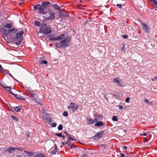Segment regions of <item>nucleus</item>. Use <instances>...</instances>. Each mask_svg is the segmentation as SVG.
<instances>
[{
  "label": "nucleus",
  "mask_w": 157,
  "mask_h": 157,
  "mask_svg": "<svg viewBox=\"0 0 157 157\" xmlns=\"http://www.w3.org/2000/svg\"><path fill=\"white\" fill-rule=\"evenodd\" d=\"M51 27L50 26H47L45 23L42 24L40 25L39 33L45 35H48L52 33Z\"/></svg>",
  "instance_id": "obj_1"
},
{
  "label": "nucleus",
  "mask_w": 157,
  "mask_h": 157,
  "mask_svg": "<svg viewBox=\"0 0 157 157\" xmlns=\"http://www.w3.org/2000/svg\"><path fill=\"white\" fill-rule=\"evenodd\" d=\"M24 33L23 30H21L20 32H18L16 34V36L14 38V40H16L17 41L16 42V43L17 45H19L21 44L23 40L22 35Z\"/></svg>",
  "instance_id": "obj_2"
},
{
  "label": "nucleus",
  "mask_w": 157,
  "mask_h": 157,
  "mask_svg": "<svg viewBox=\"0 0 157 157\" xmlns=\"http://www.w3.org/2000/svg\"><path fill=\"white\" fill-rule=\"evenodd\" d=\"M51 2H43L42 3V7H41V9H40L39 13L43 14H46V11L45 9L47 8V6L51 4Z\"/></svg>",
  "instance_id": "obj_3"
},
{
  "label": "nucleus",
  "mask_w": 157,
  "mask_h": 157,
  "mask_svg": "<svg viewBox=\"0 0 157 157\" xmlns=\"http://www.w3.org/2000/svg\"><path fill=\"white\" fill-rule=\"evenodd\" d=\"M71 39L70 37L67 36L63 40L60 41V43L63 45V47L64 48L67 47L69 46L68 43L70 42Z\"/></svg>",
  "instance_id": "obj_4"
},
{
  "label": "nucleus",
  "mask_w": 157,
  "mask_h": 157,
  "mask_svg": "<svg viewBox=\"0 0 157 157\" xmlns=\"http://www.w3.org/2000/svg\"><path fill=\"white\" fill-rule=\"evenodd\" d=\"M29 94L31 96H30V97L32 100L36 102L39 103V101L38 99V97L35 92L33 91H29Z\"/></svg>",
  "instance_id": "obj_5"
},
{
  "label": "nucleus",
  "mask_w": 157,
  "mask_h": 157,
  "mask_svg": "<svg viewBox=\"0 0 157 157\" xmlns=\"http://www.w3.org/2000/svg\"><path fill=\"white\" fill-rule=\"evenodd\" d=\"M48 12L49 14L50 15L49 17L45 18V19L48 20H54L55 18V13H54L52 12L51 10L50 9H48Z\"/></svg>",
  "instance_id": "obj_6"
},
{
  "label": "nucleus",
  "mask_w": 157,
  "mask_h": 157,
  "mask_svg": "<svg viewBox=\"0 0 157 157\" xmlns=\"http://www.w3.org/2000/svg\"><path fill=\"white\" fill-rule=\"evenodd\" d=\"M104 134V131H99L93 137V138L95 140H98L101 138Z\"/></svg>",
  "instance_id": "obj_7"
},
{
  "label": "nucleus",
  "mask_w": 157,
  "mask_h": 157,
  "mask_svg": "<svg viewBox=\"0 0 157 157\" xmlns=\"http://www.w3.org/2000/svg\"><path fill=\"white\" fill-rule=\"evenodd\" d=\"M68 109H71L73 112H75L78 109V105H75L74 103H71L68 106Z\"/></svg>",
  "instance_id": "obj_8"
},
{
  "label": "nucleus",
  "mask_w": 157,
  "mask_h": 157,
  "mask_svg": "<svg viewBox=\"0 0 157 157\" xmlns=\"http://www.w3.org/2000/svg\"><path fill=\"white\" fill-rule=\"evenodd\" d=\"M142 25L143 29L145 32L149 33L151 30L149 26L144 23H143Z\"/></svg>",
  "instance_id": "obj_9"
},
{
  "label": "nucleus",
  "mask_w": 157,
  "mask_h": 157,
  "mask_svg": "<svg viewBox=\"0 0 157 157\" xmlns=\"http://www.w3.org/2000/svg\"><path fill=\"white\" fill-rule=\"evenodd\" d=\"M11 94L13 95L14 96V97L18 99L19 100H23L25 101V99L24 98H23L22 97L21 95L18 94H16L13 93H11Z\"/></svg>",
  "instance_id": "obj_10"
},
{
  "label": "nucleus",
  "mask_w": 157,
  "mask_h": 157,
  "mask_svg": "<svg viewBox=\"0 0 157 157\" xmlns=\"http://www.w3.org/2000/svg\"><path fill=\"white\" fill-rule=\"evenodd\" d=\"M47 39L49 40H56V37H54V34H51L48 35L47 37Z\"/></svg>",
  "instance_id": "obj_11"
},
{
  "label": "nucleus",
  "mask_w": 157,
  "mask_h": 157,
  "mask_svg": "<svg viewBox=\"0 0 157 157\" xmlns=\"http://www.w3.org/2000/svg\"><path fill=\"white\" fill-rule=\"evenodd\" d=\"M113 82L115 83H116L118 86L122 87V85L120 83V81L119 80V78H114L113 79Z\"/></svg>",
  "instance_id": "obj_12"
},
{
  "label": "nucleus",
  "mask_w": 157,
  "mask_h": 157,
  "mask_svg": "<svg viewBox=\"0 0 157 157\" xmlns=\"http://www.w3.org/2000/svg\"><path fill=\"white\" fill-rule=\"evenodd\" d=\"M65 35L64 34H62L60 35H58L56 37V40L59 41L62 40L65 38Z\"/></svg>",
  "instance_id": "obj_13"
},
{
  "label": "nucleus",
  "mask_w": 157,
  "mask_h": 157,
  "mask_svg": "<svg viewBox=\"0 0 157 157\" xmlns=\"http://www.w3.org/2000/svg\"><path fill=\"white\" fill-rule=\"evenodd\" d=\"M42 115L43 118L45 120H48L49 115L48 113L46 112L43 113H42Z\"/></svg>",
  "instance_id": "obj_14"
},
{
  "label": "nucleus",
  "mask_w": 157,
  "mask_h": 157,
  "mask_svg": "<svg viewBox=\"0 0 157 157\" xmlns=\"http://www.w3.org/2000/svg\"><path fill=\"white\" fill-rule=\"evenodd\" d=\"M54 148V150L52 151H51V153L52 155H55L56 154V152H57V146L56 145H54V147H52V148Z\"/></svg>",
  "instance_id": "obj_15"
},
{
  "label": "nucleus",
  "mask_w": 157,
  "mask_h": 157,
  "mask_svg": "<svg viewBox=\"0 0 157 157\" xmlns=\"http://www.w3.org/2000/svg\"><path fill=\"white\" fill-rule=\"evenodd\" d=\"M104 123L102 121H99L95 123L94 124L95 126L99 127L103 125Z\"/></svg>",
  "instance_id": "obj_16"
},
{
  "label": "nucleus",
  "mask_w": 157,
  "mask_h": 157,
  "mask_svg": "<svg viewBox=\"0 0 157 157\" xmlns=\"http://www.w3.org/2000/svg\"><path fill=\"white\" fill-rule=\"evenodd\" d=\"M3 86V88H4L8 93L11 94V93H13L11 91V88L10 86L7 87L5 86Z\"/></svg>",
  "instance_id": "obj_17"
},
{
  "label": "nucleus",
  "mask_w": 157,
  "mask_h": 157,
  "mask_svg": "<svg viewBox=\"0 0 157 157\" xmlns=\"http://www.w3.org/2000/svg\"><path fill=\"white\" fill-rule=\"evenodd\" d=\"M87 123L89 124H94V120L91 118H87Z\"/></svg>",
  "instance_id": "obj_18"
},
{
  "label": "nucleus",
  "mask_w": 157,
  "mask_h": 157,
  "mask_svg": "<svg viewBox=\"0 0 157 157\" xmlns=\"http://www.w3.org/2000/svg\"><path fill=\"white\" fill-rule=\"evenodd\" d=\"M41 6H42L40 4H37L34 6L33 9L34 10H39Z\"/></svg>",
  "instance_id": "obj_19"
},
{
  "label": "nucleus",
  "mask_w": 157,
  "mask_h": 157,
  "mask_svg": "<svg viewBox=\"0 0 157 157\" xmlns=\"http://www.w3.org/2000/svg\"><path fill=\"white\" fill-rule=\"evenodd\" d=\"M21 108L22 107L21 106H19L13 107V109L16 112L19 111Z\"/></svg>",
  "instance_id": "obj_20"
},
{
  "label": "nucleus",
  "mask_w": 157,
  "mask_h": 157,
  "mask_svg": "<svg viewBox=\"0 0 157 157\" xmlns=\"http://www.w3.org/2000/svg\"><path fill=\"white\" fill-rule=\"evenodd\" d=\"M16 149V148L14 147H11L8 148V151L9 153H11L13 151H14Z\"/></svg>",
  "instance_id": "obj_21"
},
{
  "label": "nucleus",
  "mask_w": 157,
  "mask_h": 157,
  "mask_svg": "<svg viewBox=\"0 0 157 157\" xmlns=\"http://www.w3.org/2000/svg\"><path fill=\"white\" fill-rule=\"evenodd\" d=\"M3 26L6 28L9 29L12 27V25L10 24L6 23L4 24Z\"/></svg>",
  "instance_id": "obj_22"
},
{
  "label": "nucleus",
  "mask_w": 157,
  "mask_h": 157,
  "mask_svg": "<svg viewBox=\"0 0 157 157\" xmlns=\"http://www.w3.org/2000/svg\"><path fill=\"white\" fill-rule=\"evenodd\" d=\"M24 152L27 154L29 156H32L33 155V152H28L27 151L25 150Z\"/></svg>",
  "instance_id": "obj_23"
},
{
  "label": "nucleus",
  "mask_w": 157,
  "mask_h": 157,
  "mask_svg": "<svg viewBox=\"0 0 157 157\" xmlns=\"http://www.w3.org/2000/svg\"><path fill=\"white\" fill-rule=\"evenodd\" d=\"M34 157H45L43 154L41 153L35 155Z\"/></svg>",
  "instance_id": "obj_24"
},
{
  "label": "nucleus",
  "mask_w": 157,
  "mask_h": 157,
  "mask_svg": "<svg viewBox=\"0 0 157 157\" xmlns=\"http://www.w3.org/2000/svg\"><path fill=\"white\" fill-rule=\"evenodd\" d=\"M53 6L56 9L59 10L60 11H61L60 8L57 4H54L53 5Z\"/></svg>",
  "instance_id": "obj_25"
},
{
  "label": "nucleus",
  "mask_w": 157,
  "mask_h": 157,
  "mask_svg": "<svg viewBox=\"0 0 157 157\" xmlns=\"http://www.w3.org/2000/svg\"><path fill=\"white\" fill-rule=\"evenodd\" d=\"M4 31V35H6L9 34V32L8 31V30H7L5 29H3Z\"/></svg>",
  "instance_id": "obj_26"
},
{
  "label": "nucleus",
  "mask_w": 157,
  "mask_h": 157,
  "mask_svg": "<svg viewBox=\"0 0 157 157\" xmlns=\"http://www.w3.org/2000/svg\"><path fill=\"white\" fill-rule=\"evenodd\" d=\"M12 117L13 120L17 121L19 120L18 118L13 115L12 116Z\"/></svg>",
  "instance_id": "obj_27"
},
{
  "label": "nucleus",
  "mask_w": 157,
  "mask_h": 157,
  "mask_svg": "<svg viewBox=\"0 0 157 157\" xmlns=\"http://www.w3.org/2000/svg\"><path fill=\"white\" fill-rule=\"evenodd\" d=\"M56 46L57 48H60L62 47H63V44H59V43H57L56 44Z\"/></svg>",
  "instance_id": "obj_28"
},
{
  "label": "nucleus",
  "mask_w": 157,
  "mask_h": 157,
  "mask_svg": "<svg viewBox=\"0 0 157 157\" xmlns=\"http://www.w3.org/2000/svg\"><path fill=\"white\" fill-rule=\"evenodd\" d=\"M112 120L113 121H118L117 118V116H114L112 118Z\"/></svg>",
  "instance_id": "obj_29"
},
{
  "label": "nucleus",
  "mask_w": 157,
  "mask_h": 157,
  "mask_svg": "<svg viewBox=\"0 0 157 157\" xmlns=\"http://www.w3.org/2000/svg\"><path fill=\"white\" fill-rule=\"evenodd\" d=\"M67 146L68 147H70L71 148L75 147V146L71 143H69L67 144Z\"/></svg>",
  "instance_id": "obj_30"
},
{
  "label": "nucleus",
  "mask_w": 157,
  "mask_h": 157,
  "mask_svg": "<svg viewBox=\"0 0 157 157\" xmlns=\"http://www.w3.org/2000/svg\"><path fill=\"white\" fill-rule=\"evenodd\" d=\"M63 129V125L61 124H60L59 125L58 127V129L59 130H61Z\"/></svg>",
  "instance_id": "obj_31"
},
{
  "label": "nucleus",
  "mask_w": 157,
  "mask_h": 157,
  "mask_svg": "<svg viewBox=\"0 0 157 157\" xmlns=\"http://www.w3.org/2000/svg\"><path fill=\"white\" fill-rule=\"evenodd\" d=\"M35 24L37 26H39L40 25V23L38 21H35Z\"/></svg>",
  "instance_id": "obj_32"
},
{
  "label": "nucleus",
  "mask_w": 157,
  "mask_h": 157,
  "mask_svg": "<svg viewBox=\"0 0 157 157\" xmlns=\"http://www.w3.org/2000/svg\"><path fill=\"white\" fill-rule=\"evenodd\" d=\"M63 115L64 116L67 117L68 116V113L67 111H64L63 113Z\"/></svg>",
  "instance_id": "obj_33"
},
{
  "label": "nucleus",
  "mask_w": 157,
  "mask_h": 157,
  "mask_svg": "<svg viewBox=\"0 0 157 157\" xmlns=\"http://www.w3.org/2000/svg\"><path fill=\"white\" fill-rule=\"evenodd\" d=\"M42 63H43V64H47V62L45 60H43L39 64H40Z\"/></svg>",
  "instance_id": "obj_34"
},
{
  "label": "nucleus",
  "mask_w": 157,
  "mask_h": 157,
  "mask_svg": "<svg viewBox=\"0 0 157 157\" xmlns=\"http://www.w3.org/2000/svg\"><path fill=\"white\" fill-rule=\"evenodd\" d=\"M116 6L120 9H121L122 8V6L121 4H117Z\"/></svg>",
  "instance_id": "obj_35"
},
{
  "label": "nucleus",
  "mask_w": 157,
  "mask_h": 157,
  "mask_svg": "<svg viewBox=\"0 0 157 157\" xmlns=\"http://www.w3.org/2000/svg\"><path fill=\"white\" fill-rule=\"evenodd\" d=\"M55 135L56 136H59L60 137H61L62 136V133H56L55 134Z\"/></svg>",
  "instance_id": "obj_36"
},
{
  "label": "nucleus",
  "mask_w": 157,
  "mask_h": 157,
  "mask_svg": "<svg viewBox=\"0 0 157 157\" xmlns=\"http://www.w3.org/2000/svg\"><path fill=\"white\" fill-rule=\"evenodd\" d=\"M14 29H13V28H11L8 29V31L9 32V33H12L13 32V30Z\"/></svg>",
  "instance_id": "obj_37"
},
{
  "label": "nucleus",
  "mask_w": 157,
  "mask_h": 157,
  "mask_svg": "<svg viewBox=\"0 0 157 157\" xmlns=\"http://www.w3.org/2000/svg\"><path fill=\"white\" fill-rule=\"evenodd\" d=\"M70 140H75L74 138H72V137H71V136L68 139V140H67L69 142L70 141Z\"/></svg>",
  "instance_id": "obj_38"
},
{
  "label": "nucleus",
  "mask_w": 157,
  "mask_h": 157,
  "mask_svg": "<svg viewBox=\"0 0 157 157\" xmlns=\"http://www.w3.org/2000/svg\"><path fill=\"white\" fill-rule=\"evenodd\" d=\"M152 1L155 4L156 6V8H157V1H156L155 0H152Z\"/></svg>",
  "instance_id": "obj_39"
},
{
  "label": "nucleus",
  "mask_w": 157,
  "mask_h": 157,
  "mask_svg": "<svg viewBox=\"0 0 157 157\" xmlns=\"http://www.w3.org/2000/svg\"><path fill=\"white\" fill-rule=\"evenodd\" d=\"M56 123H53L52 124V126L53 127H56Z\"/></svg>",
  "instance_id": "obj_40"
},
{
  "label": "nucleus",
  "mask_w": 157,
  "mask_h": 157,
  "mask_svg": "<svg viewBox=\"0 0 157 157\" xmlns=\"http://www.w3.org/2000/svg\"><path fill=\"white\" fill-rule=\"evenodd\" d=\"M30 134V132L29 131H27L26 132L25 135H27V138H28V137H29V135Z\"/></svg>",
  "instance_id": "obj_41"
},
{
  "label": "nucleus",
  "mask_w": 157,
  "mask_h": 157,
  "mask_svg": "<svg viewBox=\"0 0 157 157\" xmlns=\"http://www.w3.org/2000/svg\"><path fill=\"white\" fill-rule=\"evenodd\" d=\"M64 133L65 134L66 136L69 137V139L70 137V135L68 134L66 132H64Z\"/></svg>",
  "instance_id": "obj_42"
},
{
  "label": "nucleus",
  "mask_w": 157,
  "mask_h": 157,
  "mask_svg": "<svg viewBox=\"0 0 157 157\" xmlns=\"http://www.w3.org/2000/svg\"><path fill=\"white\" fill-rule=\"evenodd\" d=\"M2 68H3V67H2V66L0 64V71L1 72L4 71V70Z\"/></svg>",
  "instance_id": "obj_43"
},
{
  "label": "nucleus",
  "mask_w": 157,
  "mask_h": 157,
  "mask_svg": "<svg viewBox=\"0 0 157 157\" xmlns=\"http://www.w3.org/2000/svg\"><path fill=\"white\" fill-rule=\"evenodd\" d=\"M129 99H130V98H129V97H127L126 100H125V101L126 102H127V103H128L129 102Z\"/></svg>",
  "instance_id": "obj_44"
},
{
  "label": "nucleus",
  "mask_w": 157,
  "mask_h": 157,
  "mask_svg": "<svg viewBox=\"0 0 157 157\" xmlns=\"http://www.w3.org/2000/svg\"><path fill=\"white\" fill-rule=\"evenodd\" d=\"M68 141L67 142H63L62 143V144L63 145H64L65 144H68Z\"/></svg>",
  "instance_id": "obj_45"
},
{
  "label": "nucleus",
  "mask_w": 157,
  "mask_h": 157,
  "mask_svg": "<svg viewBox=\"0 0 157 157\" xmlns=\"http://www.w3.org/2000/svg\"><path fill=\"white\" fill-rule=\"evenodd\" d=\"M147 141V139L146 138H144V140H143V142H145Z\"/></svg>",
  "instance_id": "obj_46"
},
{
  "label": "nucleus",
  "mask_w": 157,
  "mask_h": 157,
  "mask_svg": "<svg viewBox=\"0 0 157 157\" xmlns=\"http://www.w3.org/2000/svg\"><path fill=\"white\" fill-rule=\"evenodd\" d=\"M0 85L3 87V86H6V84L3 82L1 83Z\"/></svg>",
  "instance_id": "obj_47"
},
{
  "label": "nucleus",
  "mask_w": 157,
  "mask_h": 157,
  "mask_svg": "<svg viewBox=\"0 0 157 157\" xmlns=\"http://www.w3.org/2000/svg\"><path fill=\"white\" fill-rule=\"evenodd\" d=\"M13 29H14V30H13V32H12L13 33H16L17 32V30L16 29H14L13 28Z\"/></svg>",
  "instance_id": "obj_48"
},
{
  "label": "nucleus",
  "mask_w": 157,
  "mask_h": 157,
  "mask_svg": "<svg viewBox=\"0 0 157 157\" xmlns=\"http://www.w3.org/2000/svg\"><path fill=\"white\" fill-rule=\"evenodd\" d=\"M127 156H125V155L124 154H121V156L120 157H127Z\"/></svg>",
  "instance_id": "obj_49"
},
{
  "label": "nucleus",
  "mask_w": 157,
  "mask_h": 157,
  "mask_svg": "<svg viewBox=\"0 0 157 157\" xmlns=\"http://www.w3.org/2000/svg\"><path fill=\"white\" fill-rule=\"evenodd\" d=\"M123 37L124 39H126L128 37V36L127 35H124L123 36Z\"/></svg>",
  "instance_id": "obj_50"
},
{
  "label": "nucleus",
  "mask_w": 157,
  "mask_h": 157,
  "mask_svg": "<svg viewBox=\"0 0 157 157\" xmlns=\"http://www.w3.org/2000/svg\"><path fill=\"white\" fill-rule=\"evenodd\" d=\"M82 157H88V155L87 154H83L82 156Z\"/></svg>",
  "instance_id": "obj_51"
},
{
  "label": "nucleus",
  "mask_w": 157,
  "mask_h": 157,
  "mask_svg": "<svg viewBox=\"0 0 157 157\" xmlns=\"http://www.w3.org/2000/svg\"><path fill=\"white\" fill-rule=\"evenodd\" d=\"M119 109H120V110H122L123 109V106H122V105H119Z\"/></svg>",
  "instance_id": "obj_52"
},
{
  "label": "nucleus",
  "mask_w": 157,
  "mask_h": 157,
  "mask_svg": "<svg viewBox=\"0 0 157 157\" xmlns=\"http://www.w3.org/2000/svg\"><path fill=\"white\" fill-rule=\"evenodd\" d=\"M124 49H125V48H124V45H123V46L121 48V49H122V50H124Z\"/></svg>",
  "instance_id": "obj_53"
},
{
  "label": "nucleus",
  "mask_w": 157,
  "mask_h": 157,
  "mask_svg": "<svg viewBox=\"0 0 157 157\" xmlns=\"http://www.w3.org/2000/svg\"><path fill=\"white\" fill-rule=\"evenodd\" d=\"M98 119L97 118H95L94 119V121H95V122L97 123V122H98Z\"/></svg>",
  "instance_id": "obj_54"
},
{
  "label": "nucleus",
  "mask_w": 157,
  "mask_h": 157,
  "mask_svg": "<svg viewBox=\"0 0 157 157\" xmlns=\"http://www.w3.org/2000/svg\"><path fill=\"white\" fill-rule=\"evenodd\" d=\"M147 135V134L146 133H144L143 134H141L140 136H146Z\"/></svg>",
  "instance_id": "obj_55"
},
{
  "label": "nucleus",
  "mask_w": 157,
  "mask_h": 157,
  "mask_svg": "<svg viewBox=\"0 0 157 157\" xmlns=\"http://www.w3.org/2000/svg\"><path fill=\"white\" fill-rule=\"evenodd\" d=\"M145 101L146 102V103H149V100L147 99H146L145 100Z\"/></svg>",
  "instance_id": "obj_56"
},
{
  "label": "nucleus",
  "mask_w": 157,
  "mask_h": 157,
  "mask_svg": "<svg viewBox=\"0 0 157 157\" xmlns=\"http://www.w3.org/2000/svg\"><path fill=\"white\" fill-rule=\"evenodd\" d=\"M16 149H18L19 151H22V148H17Z\"/></svg>",
  "instance_id": "obj_57"
},
{
  "label": "nucleus",
  "mask_w": 157,
  "mask_h": 157,
  "mask_svg": "<svg viewBox=\"0 0 157 157\" xmlns=\"http://www.w3.org/2000/svg\"><path fill=\"white\" fill-rule=\"evenodd\" d=\"M123 148L124 149L126 150L127 149V147L126 146H124Z\"/></svg>",
  "instance_id": "obj_58"
},
{
  "label": "nucleus",
  "mask_w": 157,
  "mask_h": 157,
  "mask_svg": "<svg viewBox=\"0 0 157 157\" xmlns=\"http://www.w3.org/2000/svg\"><path fill=\"white\" fill-rule=\"evenodd\" d=\"M61 137H62L63 139H64L65 138V136L63 135H62V136H61Z\"/></svg>",
  "instance_id": "obj_59"
},
{
  "label": "nucleus",
  "mask_w": 157,
  "mask_h": 157,
  "mask_svg": "<svg viewBox=\"0 0 157 157\" xmlns=\"http://www.w3.org/2000/svg\"><path fill=\"white\" fill-rule=\"evenodd\" d=\"M17 157H23L20 155H18L17 156Z\"/></svg>",
  "instance_id": "obj_60"
},
{
  "label": "nucleus",
  "mask_w": 157,
  "mask_h": 157,
  "mask_svg": "<svg viewBox=\"0 0 157 157\" xmlns=\"http://www.w3.org/2000/svg\"><path fill=\"white\" fill-rule=\"evenodd\" d=\"M149 103L151 104H152V102L151 101H150L149 102Z\"/></svg>",
  "instance_id": "obj_61"
},
{
  "label": "nucleus",
  "mask_w": 157,
  "mask_h": 157,
  "mask_svg": "<svg viewBox=\"0 0 157 157\" xmlns=\"http://www.w3.org/2000/svg\"><path fill=\"white\" fill-rule=\"evenodd\" d=\"M10 75L12 77H13V78H14V79H15L14 77L13 76L10 74Z\"/></svg>",
  "instance_id": "obj_62"
},
{
  "label": "nucleus",
  "mask_w": 157,
  "mask_h": 157,
  "mask_svg": "<svg viewBox=\"0 0 157 157\" xmlns=\"http://www.w3.org/2000/svg\"><path fill=\"white\" fill-rule=\"evenodd\" d=\"M151 80L152 81H154L155 80V79L154 78H151Z\"/></svg>",
  "instance_id": "obj_63"
},
{
  "label": "nucleus",
  "mask_w": 157,
  "mask_h": 157,
  "mask_svg": "<svg viewBox=\"0 0 157 157\" xmlns=\"http://www.w3.org/2000/svg\"><path fill=\"white\" fill-rule=\"evenodd\" d=\"M155 79H157V76H155Z\"/></svg>",
  "instance_id": "obj_64"
}]
</instances>
